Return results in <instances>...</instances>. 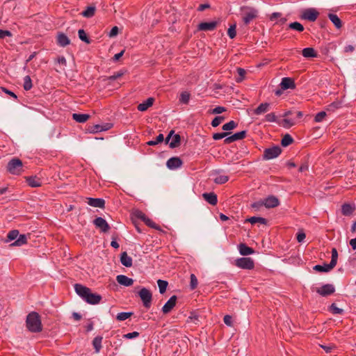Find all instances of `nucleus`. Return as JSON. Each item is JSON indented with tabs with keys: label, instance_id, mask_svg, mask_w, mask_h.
I'll use <instances>...</instances> for the list:
<instances>
[{
	"label": "nucleus",
	"instance_id": "obj_1",
	"mask_svg": "<svg viewBox=\"0 0 356 356\" xmlns=\"http://www.w3.org/2000/svg\"><path fill=\"white\" fill-rule=\"evenodd\" d=\"M74 290L76 293L88 304L97 305L102 300V296L92 293L90 288L81 284H74Z\"/></svg>",
	"mask_w": 356,
	"mask_h": 356
},
{
	"label": "nucleus",
	"instance_id": "obj_2",
	"mask_svg": "<svg viewBox=\"0 0 356 356\" xmlns=\"http://www.w3.org/2000/svg\"><path fill=\"white\" fill-rule=\"evenodd\" d=\"M26 326L28 330L33 333H38L42 330L40 316L38 312H31L27 315Z\"/></svg>",
	"mask_w": 356,
	"mask_h": 356
},
{
	"label": "nucleus",
	"instance_id": "obj_3",
	"mask_svg": "<svg viewBox=\"0 0 356 356\" xmlns=\"http://www.w3.org/2000/svg\"><path fill=\"white\" fill-rule=\"evenodd\" d=\"M243 13V22L245 25L250 23L251 21L256 19L258 16V10L252 7L243 6L241 7Z\"/></svg>",
	"mask_w": 356,
	"mask_h": 356
},
{
	"label": "nucleus",
	"instance_id": "obj_4",
	"mask_svg": "<svg viewBox=\"0 0 356 356\" xmlns=\"http://www.w3.org/2000/svg\"><path fill=\"white\" fill-rule=\"evenodd\" d=\"M23 163L19 159H12L7 165V170L13 175H20L22 172Z\"/></svg>",
	"mask_w": 356,
	"mask_h": 356
},
{
	"label": "nucleus",
	"instance_id": "obj_5",
	"mask_svg": "<svg viewBox=\"0 0 356 356\" xmlns=\"http://www.w3.org/2000/svg\"><path fill=\"white\" fill-rule=\"evenodd\" d=\"M235 265L242 269L252 270L254 267V263L250 257H241L235 260Z\"/></svg>",
	"mask_w": 356,
	"mask_h": 356
},
{
	"label": "nucleus",
	"instance_id": "obj_6",
	"mask_svg": "<svg viewBox=\"0 0 356 356\" xmlns=\"http://www.w3.org/2000/svg\"><path fill=\"white\" fill-rule=\"evenodd\" d=\"M138 295L143 301L144 307L149 309L152 299L151 291L146 288H142L138 292Z\"/></svg>",
	"mask_w": 356,
	"mask_h": 356
},
{
	"label": "nucleus",
	"instance_id": "obj_7",
	"mask_svg": "<svg viewBox=\"0 0 356 356\" xmlns=\"http://www.w3.org/2000/svg\"><path fill=\"white\" fill-rule=\"evenodd\" d=\"M282 152V149L279 146H273L266 148L264 151L263 158L265 160H270L277 157Z\"/></svg>",
	"mask_w": 356,
	"mask_h": 356
},
{
	"label": "nucleus",
	"instance_id": "obj_8",
	"mask_svg": "<svg viewBox=\"0 0 356 356\" xmlns=\"http://www.w3.org/2000/svg\"><path fill=\"white\" fill-rule=\"evenodd\" d=\"M181 142V137L179 134H174V131H170L169 134L165 138V143H169L170 148H175L179 146Z\"/></svg>",
	"mask_w": 356,
	"mask_h": 356
},
{
	"label": "nucleus",
	"instance_id": "obj_9",
	"mask_svg": "<svg viewBox=\"0 0 356 356\" xmlns=\"http://www.w3.org/2000/svg\"><path fill=\"white\" fill-rule=\"evenodd\" d=\"M319 15V13L313 8L305 9L302 14V19L309 22H315Z\"/></svg>",
	"mask_w": 356,
	"mask_h": 356
},
{
	"label": "nucleus",
	"instance_id": "obj_10",
	"mask_svg": "<svg viewBox=\"0 0 356 356\" xmlns=\"http://www.w3.org/2000/svg\"><path fill=\"white\" fill-rule=\"evenodd\" d=\"M316 291L320 296L326 297L334 293L335 291V288L334 285L331 284H326L323 285L321 287L317 288Z\"/></svg>",
	"mask_w": 356,
	"mask_h": 356
},
{
	"label": "nucleus",
	"instance_id": "obj_11",
	"mask_svg": "<svg viewBox=\"0 0 356 356\" xmlns=\"http://www.w3.org/2000/svg\"><path fill=\"white\" fill-rule=\"evenodd\" d=\"M93 224L97 228H99L102 232L106 233L110 229L108 223L102 217H97L93 220Z\"/></svg>",
	"mask_w": 356,
	"mask_h": 356
},
{
	"label": "nucleus",
	"instance_id": "obj_12",
	"mask_svg": "<svg viewBox=\"0 0 356 356\" xmlns=\"http://www.w3.org/2000/svg\"><path fill=\"white\" fill-rule=\"evenodd\" d=\"M280 86L282 90H286L288 89L293 90L296 87L294 80L290 77L282 78L281 83H280Z\"/></svg>",
	"mask_w": 356,
	"mask_h": 356
},
{
	"label": "nucleus",
	"instance_id": "obj_13",
	"mask_svg": "<svg viewBox=\"0 0 356 356\" xmlns=\"http://www.w3.org/2000/svg\"><path fill=\"white\" fill-rule=\"evenodd\" d=\"M292 114V111H288L283 115L284 119L282 120L281 124L283 127L289 129L296 124V118H289L288 117Z\"/></svg>",
	"mask_w": 356,
	"mask_h": 356
},
{
	"label": "nucleus",
	"instance_id": "obj_14",
	"mask_svg": "<svg viewBox=\"0 0 356 356\" xmlns=\"http://www.w3.org/2000/svg\"><path fill=\"white\" fill-rule=\"evenodd\" d=\"M183 164V161L179 157L175 156L167 161L166 165L170 170H175L180 168Z\"/></svg>",
	"mask_w": 356,
	"mask_h": 356
},
{
	"label": "nucleus",
	"instance_id": "obj_15",
	"mask_svg": "<svg viewBox=\"0 0 356 356\" xmlns=\"http://www.w3.org/2000/svg\"><path fill=\"white\" fill-rule=\"evenodd\" d=\"M246 134H247L246 131H241L240 132L235 133L234 134L227 137L224 140V143L225 144H229L234 141L242 140L246 136Z\"/></svg>",
	"mask_w": 356,
	"mask_h": 356
},
{
	"label": "nucleus",
	"instance_id": "obj_16",
	"mask_svg": "<svg viewBox=\"0 0 356 356\" xmlns=\"http://www.w3.org/2000/svg\"><path fill=\"white\" fill-rule=\"evenodd\" d=\"M218 22L216 21L201 22L197 26L198 31H213L217 27Z\"/></svg>",
	"mask_w": 356,
	"mask_h": 356
},
{
	"label": "nucleus",
	"instance_id": "obj_17",
	"mask_svg": "<svg viewBox=\"0 0 356 356\" xmlns=\"http://www.w3.org/2000/svg\"><path fill=\"white\" fill-rule=\"evenodd\" d=\"M264 204L268 209L274 208L280 204V201L276 197L270 195L264 200Z\"/></svg>",
	"mask_w": 356,
	"mask_h": 356
},
{
	"label": "nucleus",
	"instance_id": "obj_18",
	"mask_svg": "<svg viewBox=\"0 0 356 356\" xmlns=\"http://www.w3.org/2000/svg\"><path fill=\"white\" fill-rule=\"evenodd\" d=\"M177 301V296H172L170 298V299L167 301V302L162 307V312L163 314L169 313L175 306Z\"/></svg>",
	"mask_w": 356,
	"mask_h": 356
},
{
	"label": "nucleus",
	"instance_id": "obj_19",
	"mask_svg": "<svg viewBox=\"0 0 356 356\" xmlns=\"http://www.w3.org/2000/svg\"><path fill=\"white\" fill-rule=\"evenodd\" d=\"M87 203L91 207L98 208H104L105 205V201L102 198L88 197Z\"/></svg>",
	"mask_w": 356,
	"mask_h": 356
},
{
	"label": "nucleus",
	"instance_id": "obj_20",
	"mask_svg": "<svg viewBox=\"0 0 356 356\" xmlns=\"http://www.w3.org/2000/svg\"><path fill=\"white\" fill-rule=\"evenodd\" d=\"M117 282L123 286H131L134 283V280L131 278L128 277L124 275H119L116 277Z\"/></svg>",
	"mask_w": 356,
	"mask_h": 356
},
{
	"label": "nucleus",
	"instance_id": "obj_21",
	"mask_svg": "<svg viewBox=\"0 0 356 356\" xmlns=\"http://www.w3.org/2000/svg\"><path fill=\"white\" fill-rule=\"evenodd\" d=\"M202 197L210 204L215 206L218 202L217 195L214 193H203Z\"/></svg>",
	"mask_w": 356,
	"mask_h": 356
},
{
	"label": "nucleus",
	"instance_id": "obj_22",
	"mask_svg": "<svg viewBox=\"0 0 356 356\" xmlns=\"http://www.w3.org/2000/svg\"><path fill=\"white\" fill-rule=\"evenodd\" d=\"M240 254L243 256H248L254 253V250L245 243H240L238 246Z\"/></svg>",
	"mask_w": 356,
	"mask_h": 356
},
{
	"label": "nucleus",
	"instance_id": "obj_23",
	"mask_svg": "<svg viewBox=\"0 0 356 356\" xmlns=\"http://www.w3.org/2000/svg\"><path fill=\"white\" fill-rule=\"evenodd\" d=\"M57 43L59 46L64 47L70 44V40L65 33H60L57 36Z\"/></svg>",
	"mask_w": 356,
	"mask_h": 356
},
{
	"label": "nucleus",
	"instance_id": "obj_24",
	"mask_svg": "<svg viewBox=\"0 0 356 356\" xmlns=\"http://www.w3.org/2000/svg\"><path fill=\"white\" fill-rule=\"evenodd\" d=\"M154 98L149 97L146 101L143 102V103H140L138 105L137 108L139 111H147L150 106L153 105L154 103Z\"/></svg>",
	"mask_w": 356,
	"mask_h": 356
},
{
	"label": "nucleus",
	"instance_id": "obj_25",
	"mask_svg": "<svg viewBox=\"0 0 356 356\" xmlns=\"http://www.w3.org/2000/svg\"><path fill=\"white\" fill-rule=\"evenodd\" d=\"M270 109V104L265 102L261 103L257 108L254 110V114L259 115L268 112Z\"/></svg>",
	"mask_w": 356,
	"mask_h": 356
},
{
	"label": "nucleus",
	"instance_id": "obj_26",
	"mask_svg": "<svg viewBox=\"0 0 356 356\" xmlns=\"http://www.w3.org/2000/svg\"><path fill=\"white\" fill-rule=\"evenodd\" d=\"M90 118V115L88 114H83V113H73L72 114V119L79 123L86 122Z\"/></svg>",
	"mask_w": 356,
	"mask_h": 356
},
{
	"label": "nucleus",
	"instance_id": "obj_27",
	"mask_svg": "<svg viewBox=\"0 0 356 356\" xmlns=\"http://www.w3.org/2000/svg\"><path fill=\"white\" fill-rule=\"evenodd\" d=\"M120 261L122 264L126 267H131L132 266V259L126 252H123L121 254Z\"/></svg>",
	"mask_w": 356,
	"mask_h": 356
},
{
	"label": "nucleus",
	"instance_id": "obj_28",
	"mask_svg": "<svg viewBox=\"0 0 356 356\" xmlns=\"http://www.w3.org/2000/svg\"><path fill=\"white\" fill-rule=\"evenodd\" d=\"M302 54L305 58H316L317 57V53L315 49L312 47H307L302 50Z\"/></svg>",
	"mask_w": 356,
	"mask_h": 356
},
{
	"label": "nucleus",
	"instance_id": "obj_29",
	"mask_svg": "<svg viewBox=\"0 0 356 356\" xmlns=\"http://www.w3.org/2000/svg\"><path fill=\"white\" fill-rule=\"evenodd\" d=\"M328 18L337 29H340L342 26V22L336 14L329 13Z\"/></svg>",
	"mask_w": 356,
	"mask_h": 356
},
{
	"label": "nucleus",
	"instance_id": "obj_30",
	"mask_svg": "<svg viewBox=\"0 0 356 356\" xmlns=\"http://www.w3.org/2000/svg\"><path fill=\"white\" fill-rule=\"evenodd\" d=\"M355 209V207L350 204H343L341 206V213L343 216H348L352 214Z\"/></svg>",
	"mask_w": 356,
	"mask_h": 356
},
{
	"label": "nucleus",
	"instance_id": "obj_31",
	"mask_svg": "<svg viewBox=\"0 0 356 356\" xmlns=\"http://www.w3.org/2000/svg\"><path fill=\"white\" fill-rule=\"evenodd\" d=\"M246 221L250 222L252 225L256 223H260L261 225L267 224V220L266 218L259 216H252L251 218H248Z\"/></svg>",
	"mask_w": 356,
	"mask_h": 356
},
{
	"label": "nucleus",
	"instance_id": "obj_32",
	"mask_svg": "<svg viewBox=\"0 0 356 356\" xmlns=\"http://www.w3.org/2000/svg\"><path fill=\"white\" fill-rule=\"evenodd\" d=\"M96 10L95 6H88L85 10H83L81 13V15L86 17V18H90L95 15Z\"/></svg>",
	"mask_w": 356,
	"mask_h": 356
},
{
	"label": "nucleus",
	"instance_id": "obj_33",
	"mask_svg": "<svg viewBox=\"0 0 356 356\" xmlns=\"http://www.w3.org/2000/svg\"><path fill=\"white\" fill-rule=\"evenodd\" d=\"M29 186L31 187H39L41 186V181L36 177H29L26 179Z\"/></svg>",
	"mask_w": 356,
	"mask_h": 356
},
{
	"label": "nucleus",
	"instance_id": "obj_34",
	"mask_svg": "<svg viewBox=\"0 0 356 356\" xmlns=\"http://www.w3.org/2000/svg\"><path fill=\"white\" fill-rule=\"evenodd\" d=\"M102 337L101 336H97L96 337L94 338L93 341H92V345H93V347L95 350V353H98L101 348H102Z\"/></svg>",
	"mask_w": 356,
	"mask_h": 356
},
{
	"label": "nucleus",
	"instance_id": "obj_35",
	"mask_svg": "<svg viewBox=\"0 0 356 356\" xmlns=\"http://www.w3.org/2000/svg\"><path fill=\"white\" fill-rule=\"evenodd\" d=\"M334 268L330 267V264H324V265H316L313 267V269L318 272L327 273L330 271Z\"/></svg>",
	"mask_w": 356,
	"mask_h": 356
},
{
	"label": "nucleus",
	"instance_id": "obj_36",
	"mask_svg": "<svg viewBox=\"0 0 356 356\" xmlns=\"http://www.w3.org/2000/svg\"><path fill=\"white\" fill-rule=\"evenodd\" d=\"M341 107V102L339 101L333 102L326 107V111L329 113H334L336 110Z\"/></svg>",
	"mask_w": 356,
	"mask_h": 356
},
{
	"label": "nucleus",
	"instance_id": "obj_37",
	"mask_svg": "<svg viewBox=\"0 0 356 356\" xmlns=\"http://www.w3.org/2000/svg\"><path fill=\"white\" fill-rule=\"evenodd\" d=\"M26 243H27L26 236L24 234H21L19 236V237L17 238V240L11 244V245L12 246H21L24 244H26Z\"/></svg>",
	"mask_w": 356,
	"mask_h": 356
},
{
	"label": "nucleus",
	"instance_id": "obj_38",
	"mask_svg": "<svg viewBox=\"0 0 356 356\" xmlns=\"http://www.w3.org/2000/svg\"><path fill=\"white\" fill-rule=\"evenodd\" d=\"M338 252L336 248L332 249V258L330 262V267L334 268L337 263Z\"/></svg>",
	"mask_w": 356,
	"mask_h": 356
},
{
	"label": "nucleus",
	"instance_id": "obj_39",
	"mask_svg": "<svg viewBox=\"0 0 356 356\" xmlns=\"http://www.w3.org/2000/svg\"><path fill=\"white\" fill-rule=\"evenodd\" d=\"M33 87L32 81L30 76L27 75L24 78L23 88L25 90H30Z\"/></svg>",
	"mask_w": 356,
	"mask_h": 356
},
{
	"label": "nucleus",
	"instance_id": "obj_40",
	"mask_svg": "<svg viewBox=\"0 0 356 356\" xmlns=\"http://www.w3.org/2000/svg\"><path fill=\"white\" fill-rule=\"evenodd\" d=\"M293 142V138L289 134H286L282 139L281 144L283 147H286Z\"/></svg>",
	"mask_w": 356,
	"mask_h": 356
},
{
	"label": "nucleus",
	"instance_id": "obj_41",
	"mask_svg": "<svg viewBox=\"0 0 356 356\" xmlns=\"http://www.w3.org/2000/svg\"><path fill=\"white\" fill-rule=\"evenodd\" d=\"M191 95L189 92L185 91L181 93L179 102L181 104H188L190 100Z\"/></svg>",
	"mask_w": 356,
	"mask_h": 356
},
{
	"label": "nucleus",
	"instance_id": "obj_42",
	"mask_svg": "<svg viewBox=\"0 0 356 356\" xmlns=\"http://www.w3.org/2000/svg\"><path fill=\"white\" fill-rule=\"evenodd\" d=\"M19 236V231L17 229L11 230L8 232L7 235V239L6 240V242L12 241L16 238H17Z\"/></svg>",
	"mask_w": 356,
	"mask_h": 356
},
{
	"label": "nucleus",
	"instance_id": "obj_43",
	"mask_svg": "<svg viewBox=\"0 0 356 356\" xmlns=\"http://www.w3.org/2000/svg\"><path fill=\"white\" fill-rule=\"evenodd\" d=\"M78 35L81 40L85 42L87 44L90 43V40L88 37L86 33L83 29H79L78 31Z\"/></svg>",
	"mask_w": 356,
	"mask_h": 356
},
{
	"label": "nucleus",
	"instance_id": "obj_44",
	"mask_svg": "<svg viewBox=\"0 0 356 356\" xmlns=\"http://www.w3.org/2000/svg\"><path fill=\"white\" fill-rule=\"evenodd\" d=\"M133 314V312H121L118 314L116 319L119 321H123L131 317Z\"/></svg>",
	"mask_w": 356,
	"mask_h": 356
},
{
	"label": "nucleus",
	"instance_id": "obj_45",
	"mask_svg": "<svg viewBox=\"0 0 356 356\" xmlns=\"http://www.w3.org/2000/svg\"><path fill=\"white\" fill-rule=\"evenodd\" d=\"M289 28L291 29L298 31V32H302L304 31V26L298 22H294L289 24Z\"/></svg>",
	"mask_w": 356,
	"mask_h": 356
},
{
	"label": "nucleus",
	"instance_id": "obj_46",
	"mask_svg": "<svg viewBox=\"0 0 356 356\" xmlns=\"http://www.w3.org/2000/svg\"><path fill=\"white\" fill-rule=\"evenodd\" d=\"M237 125L238 124L236 122H234V120H231L229 122L223 124L222 129L224 131H229L235 129L237 127Z\"/></svg>",
	"mask_w": 356,
	"mask_h": 356
},
{
	"label": "nucleus",
	"instance_id": "obj_47",
	"mask_svg": "<svg viewBox=\"0 0 356 356\" xmlns=\"http://www.w3.org/2000/svg\"><path fill=\"white\" fill-rule=\"evenodd\" d=\"M158 286L159 289V291L161 293H163L165 292L167 286H168V282L162 280H159L157 281Z\"/></svg>",
	"mask_w": 356,
	"mask_h": 356
},
{
	"label": "nucleus",
	"instance_id": "obj_48",
	"mask_svg": "<svg viewBox=\"0 0 356 356\" xmlns=\"http://www.w3.org/2000/svg\"><path fill=\"white\" fill-rule=\"evenodd\" d=\"M164 140L163 135L162 134H159L156 139L154 140H149L147 143V144L149 146H154L156 145L161 142H163Z\"/></svg>",
	"mask_w": 356,
	"mask_h": 356
},
{
	"label": "nucleus",
	"instance_id": "obj_49",
	"mask_svg": "<svg viewBox=\"0 0 356 356\" xmlns=\"http://www.w3.org/2000/svg\"><path fill=\"white\" fill-rule=\"evenodd\" d=\"M229 180V177L227 175H219L214 179V182L217 184H222Z\"/></svg>",
	"mask_w": 356,
	"mask_h": 356
},
{
	"label": "nucleus",
	"instance_id": "obj_50",
	"mask_svg": "<svg viewBox=\"0 0 356 356\" xmlns=\"http://www.w3.org/2000/svg\"><path fill=\"white\" fill-rule=\"evenodd\" d=\"M330 312H331L333 314H341L343 312V310L341 308H339L335 303H332L330 307Z\"/></svg>",
	"mask_w": 356,
	"mask_h": 356
},
{
	"label": "nucleus",
	"instance_id": "obj_51",
	"mask_svg": "<svg viewBox=\"0 0 356 356\" xmlns=\"http://www.w3.org/2000/svg\"><path fill=\"white\" fill-rule=\"evenodd\" d=\"M188 323H193L197 324L199 322V316L195 312L191 313L187 320Z\"/></svg>",
	"mask_w": 356,
	"mask_h": 356
},
{
	"label": "nucleus",
	"instance_id": "obj_52",
	"mask_svg": "<svg viewBox=\"0 0 356 356\" xmlns=\"http://www.w3.org/2000/svg\"><path fill=\"white\" fill-rule=\"evenodd\" d=\"M236 24H232L229 26L227 31V35L231 39H233L236 37Z\"/></svg>",
	"mask_w": 356,
	"mask_h": 356
},
{
	"label": "nucleus",
	"instance_id": "obj_53",
	"mask_svg": "<svg viewBox=\"0 0 356 356\" xmlns=\"http://www.w3.org/2000/svg\"><path fill=\"white\" fill-rule=\"evenodd\" d=\"M190 288L191 289L193 290L197 286V279L194 274H191L190 276Z\"/></svg>",
	"mask_w": 356,
	"mask_h": 356
},
{
	"label": "nucleus",
	"instance_id": "obj_54",
	"mask_svg": "<svg viewBox=\"0 0 356 356\" xmlns=\"http://www.w3.org/2000/svg\"><path fill=\"white\" fill-rule=\"evenodd\" d=\"M144 222L149 227L160 230V227L158 225H156L153 220L149 219L148 217L146 218Z\"/></svg>",
	"mask_w": 356,
	"mask_h": 356
},
{
	"label": "nucleus",
	"instance_id": "obj_55",
	"mask_svg": "<svg viewBox=\"0 0 356 356\" xmlns=\"http://www.w3.org/2000/svg\"><path fill=\"white\" fill-rule=\"evenodd\" d=\"M237 72L238 74V77L236 78V81L237 83H240L244 79L245 74V70L243 68L238 67V68H237Z\"/></svg>",
	"mask_w": 356,
	"mask_h": 356
},
{
	"label": "nucleus",
	"instance_id": "obj_56",
	"mask_svg": "<svg viewBox=\"0 0 356 356\" xmlns=\"http://www.w3.org/2000/svg\"><path fill=\"white\" fill-rule=\"evenodd\" d=\"M225 118L223 116H217L211 122V125L213 127H218L222 122L225 120Z\"/></svg>",
	"mask_w": 356,
	"mask_h": 356
},
{
	"label": "nucleus",
	"instance_id": "obj_57",
	"mask_svg": "<svg viewBox=\"0 0 356 356\" xmlns=\"http://www.w3.org/2000/svg\"><path fill=\"white\" fill-rule=\"evenodd\" d=\"M229 133L227 132H222V133H215L213 134V139L215 140H220L224 138L228 137Z\"/></svg>",
	"mask_w": 356,
	"mask_h": 356
},
{
	"label": "nucleus",
	"instance_id": "obj_58",
	"mask_svg": "<svg viewBox=\"0 0 356 356\" xmlns=\"http://www.w3.org/2000/svg\"><path fill=\"white\" fill-rule=\"evenodd\" d=\"M325 116H326V112L321 111L315 115L314 120L316 122H321L323 120V119L325 118Z\"/></svg>",
	"mask_w": 356,
	"mask_h": 356
},
{
	"label": "nucleus",
	"instance_id": "obj_59",
	"mask_svg": "<svg viewBox=\"0 0 356 356\" xmlns=\"http://www.w3.org/2000/svg\"><path fill=\"white\" fill-rule=\"evenodd\" d=\"M134 215L136 218L143 220V222L146 219L147 216L146 215L140 210H136L134 211Z\"/></svg>",
	"mask_w": 356,
	"mask_h": 356
},
{
	"label": "nucleus",
	"instance_id": "obj_60",
	"mask_svg": "<svg viewBox=\"0 0 356 356\" xmlns=\"http://www.w3.org/2000/svg\"><path fill=\"white\" fill-rule=\"evenodd\" d=\"M103 125L101 124H95L90 127L88 129L91 133H97L102 131Z\"/></svg>",
	"mask_w": 356,
	"mask_h": 356
},
{
	"label": "nucleus",
	"instance_id": "obj_61",
	"mask_svg": "<svg viewBox=\"0 0 356 356\" xmlns=\"http://www.w3.org/2000/svg\"><path fill=\"white\" fill-rule=\"evenodd\" d=\"M265 120L269 122H274L277 120V117L274 113H270L265 116Z\"/></svg>",
	"mask_w": 356,
	"mask_h": 356
},
{
	"label": "nucleus",
	"instance_id": "obj_62",
	"mask_svg": "<svg viewBox=\"0 0 356 356\" xmlns=\"http://www.w3.org/2000/svg\"><path fill=\"white\" fill-rule=\"evenodd\" d=\"M123 74H124V73H123V72H118L115 73L114 74H113V75H111V76H108V77L107 78V79H108V81H115V80H116V79H119L120 77H121Z\"/></svg>",
	"mask_w": 356,
	"mask_h": 356
},
{
	"label": "nucleus",
	"instance_id": "obj_63",
	"mask_svg": "<svg viewBox=\"0 0 356 356\" xmlns=\"http://www.w3.org/2000/svg\"><path fill=\"white\" fill-rule=\"evenodd\" d=\"M139 334H140L138 332H129V333L124 334L123 336V337L125 339H131L138 337L139 336Z\"/></svg>",
	"mask_w": 356,
	"mask_h": 356
},
{
	"label": "nucleus",
	"instance_id": "obj_64",
	"mask_svg": "<svg viewBox=\"0 0 356 356\" xmlns=\"http://www.w3.org/2000/svg\"><path fill=\"white\" fill-rule=\"evenodd\" d=\"M226 111V108L223 106H216L215 108H213L211 111V113L213 114H220L223 112Z\"/></svg>",
	"mask_w": 356,
	"mask_h": 356
}]
</instances>
